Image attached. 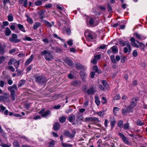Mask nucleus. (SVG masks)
<instances>
[{
  "instance_id": "obj_1",
  "label": "nucleus",
  "mask_w": 147,
  "mask_h": 147,
  "mask_svg": "<svg viewBox=\"0 0 147 147\" xmlns=\"http://www.w3.org/2000/svg\"><path fill=\"white\" fill-rule=\"evenodd\" d=\"M8 90L11 92L10 97L13 100H15L16 97V95L15 93L16 90H17L18 88L16 84H14L11 86H9L8 88Z\"/></svg>"
},
{
  "instance_id": "obj_2",
  "label": "nucleus",
  "mask_w": 147,
  "mask_h": 147,
  "mask_svg": "<svg viewBox=\"0 0 147 147\" xmlns=\"http://www.w3.org/2000/svg\"><path fill=\"white\" fill-rule=\"evenodd\" d=\"M41 54L42 55L45 56V58L47 60L51 61L53 59V56L51 53L49 51L45 50L42 52Z\"/></svg>"
},
{
  "instance_id": "obj_3",
  "label": "nucleus",
  "mask_w": 147,
  "mask_h": 147,
  "mask_svg": "<svg viewBox=\"0 0 147 147\" xmlns=\"http://www.w3.org/2000/svg\"><path fill=\"white\" fill-rule=\"evenodd\" d=\"M36 81L39 84H45L46 81V78L42 76H37L35 77Z\"/></svg>"
},
{
  "instance_id": "obj_4",
  "label": "nucleus",
  "mask_w": 147,
  "mask_h": 147,
  "mask_svg": "<svg viewBox=\"0 0 147 147\" xmlns=\"http://www.w3.org/2000/svg\"><path fill=\"white\" fill-rule=\"evenodd\" d=\"M9 100V95L5 93L4 96H0V101L5 102H8Z\"/></svg>"
},
{
  "instance_id": "obj_5",
  "label": "nucleus",
  "mask_w": 147,
  "mask_h": 147,
  "mask_svg": "<svg viewBox=\"0 0 147 147\" xmlns=\"http://www.w3.org/2000/svg\"><path fill=\"white\" fill-rule=\"evenodd\" d=\"M76 131H73V132L72 134H71L68 131L66 130L64 131L63 135L66 136H67L70 138H72L74 137Z\"/></svg>"
},
{
  "instance_id": "obj_6",
  "label": "nucleus",
  "mask_w": 147,
  "mask_h": 147,
  "mask_svg": "<svg viewBox=\"0 0 147 147\" xmlns=\"http://www.w3.org/2000/svg\"><path fill=\"white\" fill-rule=\"evenodd\" d=\"M120 44L122 45L123 46H124L125 45L129 49V53L131 50V47L129 42L128 41H126L124 42L123 40H121L119 41Z\"/></svg>"
},
{
  "instance_id": "obj_7",
  "label": "nucleus",
  "mask_w": 147,
  "mask_h": 147,
  "mask_svg": "<svg viewBox=\"0 0 147 147\" xmlns=\"http://www.w3.org/2000/svg\"><path fill=\"white\" fill-rule=\"evenodd\" d=\"M18 36L17 35L15 34H13L12 35V37L9 38L10 41L12 42H18V40L17 39Z\"/></svg>"
},
{
  "instance_id": "obj_8",
  "label": "nucleus",
  "mask_w": 147,
  "mask_h": 147,
  "mask_svg": "<svg viewBox=\"0 0 147 147\" xmlns=\"http://www.w3.org/2000/svg\"><path fill=\"white\" fill-rule=\"evenodd\" d=\"M137 100H138L137 98H133L129 106L133 109L137 105Z\"/></svg>"
},
{
  "instance_id": "obj_9",
  "label": "nucleus",
  "mask_w": 147,
  "mask_h": 147,
  "mask_svg": "<svg viewBox=\"0 0 147 147\" xmlns=\"http://www.w3.org/2000/svg\"><path fill=\"white\" fill-rule=\"evenodd\" d=\"M99 121L98 118L96 117H86L85 119V121Z\"/></svg>"
},
{
  "instance_id": "obj_10",
  "label": "nucleus",
  "mask_w": 147,
  "mask_h": 147,
  "mask_svg": "<svg viewBox=\"0 0 147 147\" xmlns=\"http://www.w3.org/2000/svg\"><path fill=\"white\" fill-rule=\"evenodd\" d=\"M130 40L131 41V44L133 47H136L137 48L139 47V45L135 43V41H136V40H135L134 38L131 37L130 38Z\"/></svg>"
},
{
  "instance_id": "obj_11",
  "label": "nucleus",
  "mask_w": 147,
  "mask_h": 147,
  "mask_svg": "<svg viewBox=\"0 0 147 147\" xmlns=\"http://www.w3.org/2000/svg\"><path fill=\"white\" fill-rule=\"evenodd\" d=\"M64 61L67 64L71 67L72 66L73 63L71 60L67 57L65 58Z\"/></svg>"
},
{
  "instance_id": "obj_12",
  "label": "nucleus",
  "mask_w": 147,
  "mask_h": 147,
  "mask_svg": "<svg viewBox=\"0 0 147 147\" xmlns=\"http://www.w3.org/2000/svg\"><path fill=\"white\" fill-rule=\"evenodd\" d=\"M81 84V82L80 81L78 80H76L72 82L71 83V85L74 86H79Z\"/></svg>"
},
{
  "instance_id": "obj_13",
  "label": "nucleus",
  "mask_w": 147,
  "mask_h": 147,
  "mask_svg": "<svg viewBox=\"0 0 147 147\" xmlns=\"http://www.w3.org/2000/svg\"><path fill=\"white\" fill-rule=\"evenodd\" d=\"M28 0H20L19 1V3L20 4H23V6L26 7L28 5Z\"/></svg>"
},
{
  "instance_id": "obj_14",
  "label": "nucleus",
  "mask_w": 147,
  "mask_h": 147,
  "mask_svg": "<svg viewBox=\"0 0 147 147\" xmlns=\"http://www.w3.org/2000/svg\"><path fill=\"white\" fill-rule=\"evenodd\" d=\"M95 90L92 87L90 88L87 91V92L88 94H93L95 92Z\"/></svg>"
},
{
  "instance_id": "obj_15",
  "label": "nucleus",
  "mask_w": 147,
  "mask_h": 147,
  "mask_svg": "<svg viewBox=\"0 0 147 147\" xmlns=\"http://www.w3.org/2000/svg\"><path fill=\"white\" fill-rule=\"evenodd\" d=\"M33 55H31L30 58L26 61L25 64L26 65H28L33 60Z\"/></svg>"
},
{
  "instance_id": "obj_16",
  "label": "nucleus",
  "mask_w": 147,
  "mask_h": 147,
  "mask_svg": "<svg viewBox=\"0 0 147 147\" xmlns=\"http://www.w3.org/2000/svg\"><path fill=\"white\" fill-rule=\"evenodd\" d=\"M60 128V124L58 123H55L54 125L53 128L56 131L58 130Z\"/></svg>"
},
{
  "instance_id": "obj_17",
  "label": "nucleus",
  "mask_w": 147,
  "mask_h": 147,
  "mask_svg": "<svg viewBox=\"0 0 147 147\" xmlns=\"http://www.w3.org/2000/svg\"><path fill=\"white\" fill-rule=\"evenodd\" d=\"M93 69L94 71H95L96 73H97L98 74H100L102 72L100 70L98 69L97 65H95L93 67Z\"/></svg>"
},
{
  "instance_id": "obj_18",
  "label": "nucleus",
  "mask_w": 147,
  "mask_h": 147,
  "mask_svg": "<svg viewBox=\"0 0 147 147\" xmlns=\"http://www.w3.org/2000/svg\"><path fill=\"white\" fill-rule=\"evenodd\" d=\"M11 31L9 29L8 27L5 28V34L6 36H9L11 34Z\"/></svg>"
},
{
  "instance_id": "obj_19",
  "label": "nucleus",
  "mask_w": 147,
  "mask_h": 147,
  "mask_svg": "<svg viewBox=\"0 0 147 147\" xmlns=\"http://www.w3.org/2000/svg\"><path fill=\"white\" fill-rule=\"evenodd\" d=\"M51 114V111L49 110L46 111L43 113L42 114L41 116L42 117H46Z\"/></svg>"
},
{
  "instance_id": "obj_20",
  "label": "nucleus",
  "mask_w": 147,
  "mask_h": 147,
  "mask_svg": "<svg viewBox=\"0 0 147 147\" xmlns=\"http://www.w3.org/2000/svg\"><path fill=\"white\" fill-rule=\"evenodd\" d=\"M136 41L139 44V47H140L141 49L143 50L144 51V49L145 47V45L144 44L142 43L139 42L138 41L136 40Z\"/></svg>"
},
{
  "instance_id": "obj_21",
  "label": "nucleus",
  "mask_w": 147,
  "mask_h": 147,
  "mask_svg": "<svg viewBox=\"0 0 147 147\" xmlns=\"http://www.w3.org/2000/svg\"><path fill=\"white\" fill-rule=\"evenodd\" d=\"M110 122L111 123V129H112L115 126V124L116 123V122L115 121L114 119L113 118L111 119Z\"/></svg>"
},
{
  "instance_id": "obj_22",
  "label": "nucleus",
  "mask_w": 147,
  "mask_h": 147,
  "mask_svg": "<svg viewBox=\"0 0 147 147\" xmlns=\"http://www.w3.org/2000/svg\"><path fill=\"white\" fill-rule=\"evenodd\" d=\"M69 121L70 122H71L73 120H75V116L74 115H72L69 116L68 118Z\"/></svg>"
},
{
  "instance_id": "obj_23",
  "label": "nucleus",
  "mask_w": 147,
  "mask_h": 147,
  "mask_svg": "<svg viewBox=\"0 0 147 147\" xmlns=\"http://www.w3.org/2000/svg\"><path fill=\"white\" fill-rule=\"evenodd\" d=\"M102 83L106 89L108 88L109 87V85L107 81L105 80H102Z\"/></svg>"
},
{
  "instance_id": "obj_24",
  "label": "nucleus",
  "mask_w": 147,
  "mask_h": 147,
  "mask_svg": "<svg viewBox=\"0 0 147 147\" xmlns=\"http://www.w3.org/2000/svg\"><path fill=\"white\" fill-rule=\"evenodd\" d=\"M80 74L81 76V78H82V79L83 80H84L85 78V77L86 76V74L84 73L82 71H81L80 72Z\"/></svg>"
},
{
  "instance_id": "obj_25",
  "label": "nucleus",
  "mask_w": 147,
  "mask_h": 147,
  "mask_svg": "<svg viewBox=\"0 0 147 147\" xmlns=\"http://www.w3.org/2000/svg\"><path fill=\"white\" fill-rule=\"evenodd\" d=\"M95 102L97 105H100V102L99 100V97L97 96H95Z\"/></svg>"
},
{
  "instance_id": "obj_26",
  "label": "nucleus",
  "mask_w": 147,
  "mask_h": 147,
  "mask_svg": "<svg viewBox=\"0 0 147 147\" xmlns=\"http://www.w3.org/2000/svg\"><path fill=\"white\" fill-rule=\"evenodd\" d=\"M26 16L27 18V21L31 24H32L33 22L32 20L30 18L28 15H26Z\"/></svg>"
},
{
  "instance_id": "obj_27",
  "label": "nucleus",
  "mask_w": 147,
  "mask_h": 147,
  "mask_svg": "<svg viewBox=\"0 0 147 147\" xmlns=\"http://www.w3.org/2000/svg\"><path fill=\"white\" fill-rule=\"evenodd\" d=\"M66 119V117L64 116H62L59 119V121L61 123H63Z\"/></svg>"
},
{
  "instance_id": "obj_28",
  "label": "nucleus",
  "mask_w": 147,
  "mask_h": 147,
  "mask_svg": "<svg viewBox=\"0 0 147 147\" xmlns=\"http://www.w3.org/2000/svg\"><path fill=\"white\" fill-rule=\"evenodd\" d=\"M13 17L12 14H10L8 16V20L9 22H11L13 20Z\"/></svg>"
},
{
  "instance_id": "obj_29",
  "label": "nucleus",
  "mask_w": 147,
  "mask_h": 147,
  "mask_svg": "<svg viewBox=\"0 0 147 147\" xmlns=\"http://www.w3.org/2000/svg\"><path fill=\"white\" fill-rule=\"evenodd\" d=\"M129 123L127 122L124 125V129H129Z\"/></svg>"
},
{
  "instance_id": "obj_30",
  "label": "nucleus",
  "mask_w": 147,
  "mask_h": 147,
  "mask_svg": "<svg viewBox=\"0 0 147 147\" xmlns=\"http://www.w3.org/2000/svg\"><path fill=\"white\" fill-rule=\"evenodd\" d=\"M61 95V94H55L53 96L52 99H53V100H56L59 97V96Z\"/></svg>"
},
{
  "instance_id": "obj_31",
  "label": "nucleus",
  "mask_w": 147,
  "mask_h": 147,
  "mask_svg": "<svg viewBox=\"0 0 147 147\" xmlns=\"http://www.w3.org/2000/svg\"><path fill=\"white\" fill-rule=\"evenodd\" d=\"M119 109L118 107H115L113 108V112L114 113V114L116 115L117 114V112L118 111Z\"/></svg>"
},
{
  "instance_id": "obj_32",
  "label": "nucleus",
  "mask_w": 147,
  "mask_h": 147,
  "mask_svg": "<svg viewBox=\"0 0 147 147\" xmlns=\"http://www.w3.org/2000/svg\"><path fill=\"white\" fill-rule=\"evenodd\" d=\"M137 124L140 126H142L144 125V123L142 122L141 121L138 120L136 121Z\"/></svg>"
},
{
  "instance_id": "obj_33",
  "label": "nucleus",
  "mask_w": 147,
  "mask_h": 147,
  "mask_svg": "<svg viewBox=\"0 0 147 147\" xmlns=\"http://www.w3.org/2000/svg\"><path fill=\"white\" fill-rule=\"evenodd\" d=\"M76 67L78 69H81L83 67V66L80 63H77Z\"/></svg>"
},
{
  "instance_id": "obj_34",
  "label": "nucleus",
  "mask_w": 147,
  "mask_h": 147,
  "mask_svg": "<svg viewBox=\"0 0 147 147\" xmlns=\"http://www.w3.org/2000/svg\"><path fill=\"white\" fill-rule=\"evenodd\" d=\"M122 139L125 144H129L128 138L125 136Z\"/></svg>"
},
{
  "instance_id": "obj_35",
  "label": "nucleus",
  "mask_w": 147,
  "mask_h": 147,
  "mask_svg": "<svg viewBox=\"0 0 147 147\" xmlns=\"http://www.w3.org/2000/svg\"><path fill=\"white\" fill-rule=\"evenodd\" d=\"M123 122L122 120L119 121L117 123L118 125L120 127H122L123 126Z\"/></svg>"
},
{
  "instance_id": "obj_36",
  "label": "nucleus",
  "mask_w": 147,
  "mask_h": 147,
  "mask_svg": "<svg viewBox=\"0 0 147 147\" xmlns=\"http://www.w3.org/2000/svg\"><path fill=\"white\" fill-rule=\"evenodd\" d=\"M15 62V60L14 59H11L9 60V61L8 63V64L9 65H11L13 63Z\"/></svg>"
},
{
  "instance_id": "obj_37",
  "label": "nucleus",
  "mask_w": 147,
  "mask_h": 147,
  "mask_svg": "<svg viewBox=\"0 0 147 147\" xmlns=\"http://www.w3.org/2000/svg\"><path fill=\"white\" fill-rule=\"evenodd\" d=\"M12 24H13V25H12L11 26H10V28L12 30H14L15 29V25L16 24V23H12Z\"/></svg>"
},
{
  "instance_id": "obj_38",
  "label": "nucleus",
  "mask_w": 147,
  "mask_h": 147,
  "mask_svg": "<svg viewBox=\"0 0 147 147\" xmlns=\"http://www.w3.org/2000/svg\"><path fill=\"white\" fill-rule=\"evenodd\" d=\"M40 25L39 23H36L34 25L33 28L34 29H36Z\"/></svg>"
},
{
  "instance_id": "obj_39",
  "label": "nucleus",
  "mask_w": 147,
  "mask_h": 147,
  "mask_svg": "<svg viewBox=\"0 0 147 147\" xmlns=\"http://www.w3.org/2000/svg\"><path fill=\"white\" fill-rule=\"evenodd\" d=\"M110 58H111V60L112 62L114 63H115L116 61L115 59L114 56V55H112L111 56Z\"/></svg>"
},
{
  "instance_id": "obj_40",
  "label": "nucleus",
  "mask_w": 147,
  "mask_h": 147,
  "mask_svg": "<svg viewBox=\"0 0 147 147\" xmlns=\"http://www.w3.org/2000/svg\"><path fill=\"white\" fill-rule=\"evenodd\" d=\"M0 53L1 55H3L4 53V49L3 47H0Z\"/></svg>"
},
{
  "instance_id": "obj_41",
  "label": "nucleus",
  "mask_w": 147,
  "mask_h": 147,
  "mask_svg": "<svg viewBox=\"0 0 147 147\" xmlns=\"http://www.w3.org/2000/svg\"><path fill=\"white\" fill-rule=\"evenodd\" d=\"M126 109L127 110V112H128V113H129L131 112H132V108H131V107H130L129 106H128L126 108Z\"/></svg>"
},
{
  "instance_id": "obj_42",
  "label": "nucleus",
  "mask_w": 147,
  "mask_h": 147,
  "mask_svg": "<svg viewBox=\"0 0 147 147\" xmlns=\"http://www.w3.org/2000/svg\"><path fill=\"white\" fill-rule=\"evenodd\" d=\"M42 4V1H36L35 4L36 6H40Z\"/></svg>"
},
{
  "instance_id": "obj_43",
  "label": "nucleus",
  "mask_w": 147,
  "mask_h": 147,
  "mask_svg": "<svg viewBox=\"0 0 147 147\" xmlns=\"http://www.w3.org/2000/svg\"><path fill=\"white\" fill-rule=\"evenodd\" d=\"M19 28L22 31L24 32H25V30L23 26L22 25L19 24Z\"/></svg>"
},
{
  "instance_id": "obj_44",
  "label": "nucleus",
  "mask_w": 147,
  "mask_h": 147,
  "mask_svg": "<svg viewBox=\"0 0 147 147\" xmlns=\"http://www.w3.org/2000/svg\"><path fill=\"white\" fill-rule=\"evenodd\" d=\"M56 52L57 53H61L62 50L59 48L56 47L55 49Z\"/></svg>"
},
{
  "instance_id": "obj_45",
  "label": "nucleus",
  "mask_w": 147,
  "mask_h": 147,
  "mask_svg": "<svg viewBox=\"0 0 147 147\" xmlns=\"http://www.w3.org/2000/svg\"><path fill=\"white\" fill-rule=\"evenodd\" d=\"M101 56V55L99 54L95 56L94 58L97 60L100 59Z\"/></svg>"
},
{
  "instance_id": "obj_46",
  "label": "nucleus",
  "mask_w": 147,
  "mask_h": 147,
  "mask_svg": "<svg viewBox=\"0 0 147 147\" xmlns=\"http://www.w3.org/2000/svg\"><path fill=\"white\" fill-rule=\"evenodd\" d=\"M111 49H112V51L115 53L117 51V47H113L111 48Z\"/></svg>"
},
{
  "instance_id": "obj_47",
  "label": "nucleus",
  "mask_w": 147,
  "mask_h": 147,
  "mask_svg": "<svg viewBox=\"0 0 147 147\" xmlns=\"http://www.w3.org/2000/svg\"><path fill=\"white\" fill-rule=\"evenodd\" d=\"M120 98V96L119 94L117 95L114 97V100H119Z\"/></svg>"
},
{
  "instance_id": "obj_48",
  "label": "nucleus",
  "mask_w": 147,
  "mask_h": 147,
  "mask_svg": "<svg viewBox=\"0 0 147 147\" xmlns=\"http://www.w3.org/2000/svg\"><path fill=\"white\" fill-rule=\"evenodd\" d=\"M53 35L54 37L59 39H60V40H61V41H62L63 42L64 41V40L63 39H62V38H61L60 37H58L57 35L56 34H53Z\"/></svg>"
},
{
  "instance_id": "obj_49",
  "label": "nucleus",
  "mask_w": 147,
  "mask_h": 147,
  "mask_svg": "<svg viewBox=\"0 0 147 147\" xmlns=\"http://www.w3.org/2000/svg\"><path fill=\"white\" fill-rule=\"evenodd\" d=\"M25 82V81L24 80H22L20 81V84H19V86H21L23 85Z\"/></svg>"
},
{
  "instance_id": "obj_50",
  "label": "nucleus",
  "mask_w": 147,
  "mask_h": 147,
  "mask_svg": "<svg viewBox=\"0 0 147 147\" xmlns=\"http://www.w3.org/2000/svg\"><path fill=\"white\" fill-rule=\"evenodd\" d=\"M44 22L48 27H51L52 26V25H51V24L48 21L44 20Z\"/></svg>"
},
{
  "instance_id": "obj_51",
  "label": "nucleus",
  "mask_w": 147,
  "mask_h": 147,
  "mask_svg": "<svg viewBox=\"0 0 147 147\" xmlns=\"http://www.w3.org/2000/svg\"><path fill=\"white\" fill-rule=\"evenodd\" d=\"M132 54L134 57H136L138 55V53L136 51L134 50Z\"/></svg>"
},
{
  "instance_id": "obj_52",
  "label": "nucleus",
  "mask_w": 147,
  "mask_h": 147,
  "mask_svg": "<svg viewBox=\"0 0 147 147\" xmlns=\"http://www.w3.org/2000/svg\"><path fill=\"white\" fill-rule=\"evenodd\" d=\"M97 114L98 115L101 117L103 116L104 114V113H103V111L97 112Z\"/></svg>"
},
{
  "instance_id": "obj_53",
  "label": "nucleus",
  "mask_w": 147,
  "mask_h": 147,
  "mask_svg": "<svg viewBox=\"0 0 147 147\" xmlns=\"http://www.w3.org/2000/svg\"><path fill=\"white\" fill-rule=\"evenodd\" d=\"M102 99L104 100L102 101V103L103 104L106 103L107 102V100L106 98L105 97H102Z\"/></svg>"
},
{
  "instance_id": "obj_54",
  "label": "nucleus",
  "mask_w": 147,
  "mask_h": 147,
  "mask_svg": "<svg viewBox=\"0 0 147 147\" xmlns=\"http://www.w3.org/2000/svg\"><path fill=\"white\" fill-rule=\"evenodd\" d=\"M83 116L81 115L79 116L77 120L79 121H83Z\"/></svg>"
},
{
  "instance_id": "obj_55",
  "label": "nucleus",
  "mask_w": 147,
  "mask_h": 147,
  "mask_svg": "<svg viewBox=\"0 0 147 147\" xmlns=\"http://www.w3.org/2000/svg\"><path fill=\"white\" fill-rule=\"evenodd\" d=\"M54 141L53 140L51 142H50L49 144V147H52L54 146Z\"/></svg>"
},
{
  "instance_id": "obj_56",
  "label": "nucleus",
  "mask_w": 147,
  "mask_h": 147,
  "mask_svg": "<svg viewBox=\"0 0 147 147\" xmlns=\"http://www.w3.org/2000/svg\"><path fill=\"white\" fill-rule=\"evenodd\" d=\"M0 108L1 109L0 111H2V112H3L6 109V108L3 105H0Z\"/></svg>"
},
{
  "instance_id": "obj_57",
  "label": "nucleus",
  "mask_w": 147,
  "mask_h": 147,
  "mask_svg": "<svg viewBox=\"0 0 147 147\" xmlns=\"http://www.w3.org/2000/svg\"><path fill=\"white\" fill-rule=\"evenodd\" d=\"M5 84V82L1 80L0 81V86L1 87H3V86Z\"/></svg>"
},
{
  "instance_id": "obj_58",
  "label": "nucleus",
  "mask_w": 147,
  "mask_h": 147,
  "mask_svg": "<svg viewBox=\"0 0 147 147\" xmlns=\"http://www.w3.org/2000/svg\"><path fill=\"white\" fill-rule=\"evenodd\" d=\"M122 113L123 115H126V113H128V112H127V110H126L125 109H123L122 110Z\"/></svg>"
},
{
  "instance_id": "obj_59",
  "label": "nucleus",
  "mask_w": 147,
  "mask_h": 147,
  "mask_svg": "<svg viewBox=\"0 0 147 147\" xmlns=\"http://www.w3.org/2000/svg\"><path fill=\"white\" fill-rule=\"evenodd\" d=\"M91 62L93 63V64H96L97 63V60H96L94 58L93 59L91 60Z\"/></svg>"
},
{
  "instance_id": "obj_60",
  "label": "nucleus",
  "mask_w": 147,
  "mask_h": 147,
  "mask_svg": "<svg viewBox=\"0 0 147 147\" xmlns=\"http://www.w3.org/2000/svg\"><path fill=\"white\" fill-rule=\"evenodd\" d=\"M94 20L92 18H91L89 21V23L90 25H92L94 23Z\"/></svg>"
},
{
  "instance_id": "obj_61",
  "label": "nucleus",
  "mask_w": 147,
  "mask_h": 147,
  "mask_svg": "<svg viewBox=\"0 0 147 147\" xmlns=\"http://www.w3.org/2000/svg\"><path fill=\"white\" fill-rule=\"evenodd\" d=\"M107 7L108 8V11H111L112 10V8L110 6V5L109 4H107Z\"/></svg>"
},
{
  "instance_id": "obj_62",
  "label": "nucleus",
  "mask_w": 147,
  "mask_h": 147,
  "mask_svg": "<svg viewBox=\"0 0 147 147\" xmlns=\"http://www.w3.org/2000/svg\"><path fill=\"white\" fill-rule=\"evenodd\" d=\"M95 75V72H91L90 73L91 78H94V76Z\"/></svg>"
},
{
  "instance_id": "obj_63",
  "label": "nucleus",
  "mask_w": 147,
  "mask_h": 147,
  "mask_svg": "<svg viewBox=\"0 0 147 147\" xmlns=\"http://www.w3.org/2000/svg\"><path fill=\"white\" fill-rule=\"evenodd\" d=\"M140 65L143 67H145L146 66V64L145 62H141Z\"/></svg>"
},
{
  "instance_id": "obj_64",
  "label": "nucleus",
  "mask_w": 147,
  "mask_h": 147,
  "mask_svg": "<svg viewBox=\"0 0 147 147\" xmlns=\"http://www.w3.org/2000/svg\"><path fill=\"white\" fill-rule=\"evenodd\" d=\"M13 82V81L11 79H9L7 81V83L9 85H11Z\"/></svg>"
}]
</instances>
